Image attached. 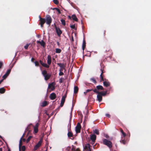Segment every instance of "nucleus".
I'll return each mask as SVG.
<instances>
[{
  "mask_svg": "<svg viewBox=\"0 0 151 151\" xmlns=\"http://www.w3.org/2000/svg\"><path fill=\"white\" fill-rule=\"evenodd\" d=\"M22 139L23 140L24 142H25V139L24 138V139L22 138Z\"/></svg>",
  "mask_w": 151,
  "mask_h": 151,
  "instance_id": "nucleus-61",
  "label": "nucleus"
},
{
  "mask_svg": "<svg viewBox=\"0 0 151 151\" xmlns=\"http://www.w3.org/2000/svg\"><path fill=\"white\" fill-rule=\"evenodd\" d=\"M57 64L61 68L60 69H62V70L64 69H65L64 64L61 63H57Z\"/></svg>",
  "mask_w": 151,
  "mask_h": 151,
  "instance_id": "nucleus-23",
  "label": "nucleus"
},
{
  "mask_svg": "<svg viewBox=\"0 0 151 151\" xmlns=\"http://www.w3.org/2000/svg\"><path fill=\"white\" fill-rule=\"evenodd\" d=\"M57 43L58 45L59 46L60 45L59 42H57Z\"/></svg>",
  "mask_w": 151,
  "mask_h": 151,
  "instance_id": "nucleus-58",
  "label": "nucleus"
},
{
  "mask_svg": "<svg viewBox=\"0 0 151 151\" xmlns=\"http://www.w3.org/2000/svg\"><path fill=\"white\" fill-rule=\"evenodd\" d=\"M94 89H87L86 90V92H84V93L85 94H86L88 92L90 91H93Z\"/></svg>",
  "mask_w": 151,
  "mask_h": 151,
  "instance_id": "nucleus-42",
  "label": "nucleus"
},
{
  "mask_svg": "<svg viewBox=\"0 0 151 151\" xmlns=\"http://www.w3.org/2000/svg\"><path fill=\"white\" fill-rule=\"evenodd\" d=\"M71 40L72 42H73L74 41L73 37V36H72L71 37Z\"/></svg>",
  "mask_w": 151,
  "mask_h": 151,
  "instance_id": "nucleus-56",
  "label": "nucleus"
},
{
  "mask_svg": "<svg viewBox=\"0 0 151 151\" xmlns=\"http://www.w3.org/2000/svg\"><path fill=\"white\" fill-rule=\"evenodd\" d=\"M30 45V44H27L26 45L24 46V48L25 49L27 50Z\"/></svg>",
  "mask_w": 151,
  "mask_h": 151,
  "instance_id": "nucleus-43",
  "label": "nucleus"
},
{
  "mask_svg": "<svg viewBox=\"0 0 151 151\" xmlns=\"http://www.w3.org/2000/svg\"><path fill=\"white\" fill-rule=\"evenodd\" d=\"M96 138V136L94 134H92L90 135V139L93 143L95 142Z\"/></svg>",
  "mask_w": 151,
  "mask_h": 151,
  "instance_id": "nucleus-14",
  "label": "nucleus"
},
{
  "mask_svg": "<svg viewBox=\"0 0 151 151\" xmlns=\"http://www.w3.org/2000/svg\"><path fill=\"white\" fill-rule=\"evenodd\" d=\"M47 104L48 103L47 101H45L42 103V106L43 107H45L46 106Z\"/></svg>",
  "mask_w": 151,
  "mask_h": 151,
  "instance_id": "nucleus-32",
  "label": "nucleus"
},
{
  "mask_svg": "<svg viewBox=\"0 0 151 151\" xmlns=\"http://www.w3.org/2000/svg\"><path fill=\"white\" fill-rule=\"evenodd\" d=\"M35 65L37 66H39V64L38 62L37 61H35Z\"/></svg>",
  "mask_w": 151,
  "mask_h": 151,
  "instance_id": "nucleus-45",
  "label": "nucleus"
},
{
  "mask_svg": "<svg viewBox=\"0 0 151 151\" xmlns=\"http://www.w3.org/2000/svg\"><path fill=\"white\" fill-rule=\"evenodd\" d=\"M93 91L95 93H97V96L98 101L99 102H100L102 100V96L101 95V94L99 93V91L96 89H94L93 90Z\"/></svg>",
  "mask_w": 151,
  "mask_h": 151,
  "instance_id": "nucleus-4",
  "label": "nucleus"
},
{
  "mask_svg": "<svg viewBox=\"0 0 151 151\" xmlns=\"http://www.w3.org/2000/svg\"><path fill=\"white\" fill-rule=\"evenodd\" d=\"M86 41L84 39L83 40V43L82 46V50H84L86 47Z\"/></svg>",
  "mask_w": 151,
  "mask_h": 151,
  "instance_id": "nucleus-28",
  "label": "nucleus"
},
{
  "mask_svg": "<svg viewBox=\"0 0 151 151\" xmlns=\"http://www.w3.org/2000/svg\"><path fill=\"white\" fill-rule=\"evenodd\" d=\"M61 52V50L59 48H56L55 49V52L56 53H59Z\"/></svg>",
  "mask_w": 151,
  "mask_h": 151,
  "instance_id": "nucleus-34",
  "label": "nucleus"
},
{
  "mask_svg": "<svg viewBox=\"0 0 151 151\" xmlns=\"http://www.w3.org/2000/svg\"><path fill=\"white\" fill-rule=\"evenodd\" d=\"M120 142L124 145H125L126 143V141L125 140L124 138L123 139V138H122V139L120 141Z\"/></svg>",
  "mask_w": 151,
  "mask_h": 151,
  "instance_id": "nucleus-33",
  "label": "nucleus"
},
{
  "mask_svg": "<svg viewBox=\"0 0 151 151\" xmlns=\"http://www.w3.org/2000/svg\"><path fill=\"white\" fill-rule=\"evenodd\" d=\"M0 151H2V148H0Z\"/></svg>",
  "mask_w": 151,
  "mask_h": 151,
  "instance_id": "nucleus-60",
  "label": "nucleus"
},
{
  "mask_svg": "<svg viewBox=\"0 0 151 151\" xmlns=\"http://www.w3.org/2000/svg\"><path fill=\"white\" fill-rule=\"evenodd\" d=\"M39 18H40V24L41 26L42 27H43L44 24L46 22L45 19L41 17L40 16H39Z\"/></svg>",
  "mask_w": 151,
  "mask_h": 151,
  "instance_id": "nucleus-8",
  "label": "nucleus"
},
{
  "mask_svg": "<svg viewBox=\"0 0 151 151\" xmlns=\"http://www.w3.org/2000/svg\"><path fill=\"white\" fill-rule=\"evenodd\" d=\"M97 91H99V90H104V88L101 85H99L97 86L96 87V88Z\"/></svg>",
  "mask_w": 151,
  "mask_h": 151,
  "instance_id": "nucleus-22",
  "label": "nucleus"
},
{
  "mask_svg": "<svg viewBox=\"0 0 151 151\" xmlns=\"http://www.w3.org/2000/svg\"><path fill=\"white\" fill-rule=\"evenodd\" d=\"M60 109V107H59L58 108H57V109L58 110H59V109Z\"/></svg>",
  "mask_w": 151,
  "mask_h": 151,
  "instance_id": "nucleus-62",
  "label": "nucleus"
},
{
  "mask_svg": "<svg viewBox=\"0 0 151 151\" xmlns=\"http://www.w3.org/2000/svg\"><path fill=\"white\" fill-rule=\"evenodd\" d=\"M70 27L72 29H74L75 27V25H71L70 26Z\"/></svg>",
  "mask_w": 151,
  "mask_h": 151,
  "instance_id": "nucleus-47",
  "label": "nucleus"
},
{
  "mask_svg": "<svg viewBox=\"0 0 151 151\" xmlns=\"http://www.w3.org/2000/svg\"><path fill=\"white\" fill-rule=\"evenodd\" d=\"M87 151H91V149H90L89 150H87Z\"/></svg>",
  "mask_w": 151,
  "mask_h": 151,
  "instance_id": "nucleus-64",
  "label": "nucleus"
},
{
  "mask_svg": "<svg viewBox=\"0 0 151 151\" xmlns=\"http://www.w3.org/2000/svg\"><path fill=\"white\" fill-rule=\"evenodd\" d=\"M120 131L122 133L124 132V131H123V129L121 128L120 129Z\"/></svg>",
  "mask_w": 151,
  "mask_h": 151,
  "instance_id": "nucleus-54",
  "label": "nucleus"
},
{
  "mask_svg": "<svg viewBox=\"0 0 151 151\" xmlns=\"http://www.w3.org/2000/svg\"><path fill=\"white\" fill-rule=\"evenodd\" d=\"M35 60V59L33 58H32L31 59V60L32 62L34 61Z\"/></svg>",
  "mask_w": 151,
  "mask_h": 151,
  "instance_id": "nucleus-55",
  "label": "nucleus"
},
{
  "mask_svg": "<svg viewBox=\"0 0 151 151\" xmlns=\"http://www.w3.org/2000/svg\"><path fill=\"white\" fill-rule=\"evenodd\" d=\"M8 151H11L10 150L9 147H8Z\"/></svg>",
  "mask_w": 151,
  "mask_h": 151,
  "instance_id": "nucleus-59",
  "label": "nucleus"
},
{
  "mask_svg": "<svg viewBox=\"0 0 151 151\" xmlns=\"http://www.w3.org/2000/svg\"><path fill=\"white\" fill-rule=\"evenodd\" d=\"M42 139H40L38 143L35 145L33 148V150L35 151L39 147H40L42 144Z\"/></svg>",
  "mask_w": 151,
  "mask_h": 151,
  "instance_id": "nucleus-6",
  "label": "nucleus"
},
{
  "mask_svg": "<svg viewBox=\"0 0 151 151\" xmlns=\"http://www.w3.org/2000/svg\"><path fill=\"white\" fill-rule=\"evenodd\" d=\"M47 63L48 65H50L51 63L52 62V59H51V56L49 55L47 56Z\"/></svg>",
  "mask_w": 151,
  "mask_h": 151,
  "instance_id": "nucleus-13",
  "label": "nucleus"
},
{
  "mask_svg": "<svg viewBox=\"0 0 151 151\" xmlns=\"http://www.w3.org/2000/svg\"><path fill=\"white\" fill-rule=\"evenodd\" d=\"M5 91L6 90L4 87L0 88V93L3 94L5 92Z\"/></svg>",
  "mask_w": 151,
  "mask_h": 151,
  "instance_id": "nucleus-26",
  "label": "nucleus"
},
{
  "mask_svg": "<svg viewBox=\"0 0 151 151\" xmlns=\"http://www.w3.org/2000/svg\"><path fill=\"white\" fill-rule=\"evenodd\" d=\"M53 1L54 4L57 5L59 3V2L58 0H53Z\"/></svg>",
  "mask_w": 151,
  "mask_h": 151,
  "instance_id": "nucleus-44",
  "label": "nucleus"
},
{
  "mask_svg": "<svg viewBox=\"0 0 151 151\" xmlns=\"http://www.w3.org/2000/svg\"><path fill=\"white\" fill-rule=\"evenodd\" d=\"M32 138V136H29L27 139V143L28 142L30 141L31 138Z\"/></svg>",
  "mask_w": 151,
  "mask_h": 151,
  "instance_id": "nucleus-41",
  "label": "nucleus"
},
{
  "mask_svg": "<svg viewBox=\"0 0 151 151\" xmlns=\"http://www.w3.org/2000/svg\"><path fill=\"white\" fill-rule=\"evenodd\" d=\"M22 145V140L20 139L19 141V151H21V147Z\"/></svg>",
  "mask_w": 151,
  "mask_h": 151,
  "instance_id": "nucleus-31",
  "label": "nucleus"
},
{
  "mask_svg": "<svg viewBox=\"0 0 151 151\" xmlns=\"http://www.w3.org/2000/svg\"><path fill=\"white\" fill-rule=\"evenodd\" d=\"M59 70L60 72L59 73V75L61 76L63 75L64 73L62 72L63 70L61 69H60Z\"/></svg>",
  "mask_w": 151,
  "mask_h": 151,
  "instance_id": "nucleus-38",
  "label": "nucleus"
},
{
  "mask_svg": "<svg viewBox=\"0 0 151 151\" xmlns=\"http://www.w3.org/2000/svg\"><path fill=\"white\" fill-rule=\"evenodd\" d=\"M42 74L44 77L45 80L47 81L50 79L51 77V74L48 73L46 70H43L42 72Z\"/></svg>",
  "mask_w": 151,
  "mask_h": 151,
  "instance_id": "nucleus-1",
  "label": "nucleus"
},
{
  "mask_svg": "<svg viewBox=\"0 0 151 151\" xmlns=\"http://www.w3.org/2000/svg\"><path fill=\"white\" fill-rule=\"evenodd\" d=\"M22 151H24L26 149L25 146H22Z\"/></svg>",
  "mask_w": 151,
  "mask_h": 151,
  "instance_id": "nucleus-46",
  "label": "nucleus"
},
{
  "mask_svg": "<svg viewBox=\"0 0 151 151\" xmlns=\"http://www.w3.org/2000/svg\"><path fill=\"white\" fill-rule=\"evenodd\" d=\"M49 97L51 100H54L56 98V94L54 93H52L50 94Z\"/></svg>",
  "mask_w": 151,
  "mask_h": 151,
  "instance_id": "nucleus-15",
  "label": "nucleus"
},
{
  "mask_svg": "<svg viewBox=\"0 0 151 151\" xmlns=\"http://www.w3.org/2000/svg\"><path fill=\"white\" fill-rule=\"evenodd\" d=\"M63 78H60V79L59 82L60 83H62L63 81Z\"/></svg>",
  "mask_w": 151,
  "mask_h": 151,
  "instance_id": "nucleus-48",
  "label": "nucleus"
},
{
  "mask_svg": "<svg viewBox=\"0 0 151 151\" xmlns=\"http://www.w3.org/2000/svg\"><path fill=\"white\" fill-rule=\"evenodd\" d=\"M24 134H23V135L22 136V137L21 138V139H21L22 140V139L23 137H24Z\"/></svg>",
  "mask_w": 151,
  "mask_h": 151,
  "instance_id": "nucleus-57",
  "label": "nucleus"
},
{
  "mask_svg": "<svg viewBox=\"0 0 151 151\" xmlns=\"http://www.w3.org/2000/svg\"><path fill=\"white\" fill-rule=\"evenodd\" d=\"M54 25H55V28L56 32L58 35L59 36H60V35L62 33V31L59 28H58L57 27L55 24H54Z\"/></svg>",
  "mask_w": 151,
  "mask_h": 151,
  "instance_id": "nucleus-10",
  "label": "nucleus"
},
{
  "mask_svg": "<svg viewBox=\"0 0 151 151\" xmlns=\"http://www.w3.org/2000/svg\"><path fill=\"white\" fill-rule=\"evenodd\" d=\"M101 72L100 75V78L101 79V81H104V80H106V79H104V77L103 73L105 72V71L104 69V66L103 67H101Z\"/></svg>",
  "mask_w": 151,
  "mask_h": 151,
  "instance_id": "nucleus-5",
  "label": "nucleus"
},
{
  "mask_svg": "<svg viewBox=\"0 0 151 151\" xmlns=\"http://www.w3.org/2000/svg\"><path fill=\"white\" fill-rule=\"evenodd\" d=\"M39 126V124L38 123L36 124L35 126L34 127V131L35 133H37L38 132V127Z\"/></svg>",
  "mask_w": 151,
  "mask_h": 151,
  "instance_id": "nucleus-16",
  "label": "nucleus"
},
{
  "mask_svg": "<svg viewBox=\"0 0 151 151\" xmlns=\"http://www.w3.org/2000/svg\"><path fill=\"white\" fill-rule=\"evenodd\" d=\"M122 133V134L123 135V137H125L126 136V134L124 132H123V133Z\"/></svg>",
  "mask_w": 151,
  "mask_h": 151,
  "instance_id": "nucleus-52",
  "label": "nucleus"
},
{
  "mask_svg": "<svg viewBox=\"0 0 151 151\" xmlns=\"http://www.w3.org/2000/svg\"><path fill=\"white\" fill-rule=\"evenodd\" d=\"M53 9H55L58 12V14H61V12L59 9L57 8H55Z\"/></svg>",
  "mask_w": 151,
  "mask_h": 151,
  "instance_id": "nucleus-39",
  "label": "nucleus"
},
{
  "mask_svg": "<svg viewBox=\"0 0 151 151\" xmlns=\"http://www.w3.org/2000/svg\"><path fill=\"white\" fill-rule=\"evenodd\" d=\"M39 62H40V63L41 64L43 67H45V68H49L50 66L49 65H48L47 64H46V63H43V62L41 60H40Z\"/></svg>",
  "mask_w": 151,
  "mask_h": 151,
  "instance_id": "nucleus-17",
  "label": "nucleus"
},
{
  "mask_svg": "<svg viewBox=\"0 0 151 151\" xmlns=\"http://www.w3.org/2000/svg\"><path fill=\"white\" fill-rule=\"evenodd\" d=\"M11 70V69H8L5 73L4 75H3L2 77V78L4 79H5L8 76V75L10 74Z\"/></svg>",
  "mask_w": 151,
  "mask_h": 151,
  "instance_id": "nucleus-12",
  "label": "nucleus"
},
{
  "mask_svg": "<svg viewBox=\"0 0 151 151\" xmlns=\"http://www.w3.org/2000/svg\"><path fill=\"white\" fill-rule=\"evenodd\" d=\"M103 143L104 145L107 146L109 148H111L112 147V143L110 141L108 140L107 139H104L103 141Z\"/></svg>",
  "mask_w": 151,
  "mask_h": 151,
  "instance_id": "nucleus-2",
  "label": "nucleus"
},
{
  "mask_svg": "<svg viewBox=\"0 0 151 151\" xmlns=\"http://www.w3.org/2000/svg\"><path fill=\"white\" fill-rule=\"evenodd\" d=\"M72 19H73V20L76 22L78 21V19L77 18L76 15H75V14L73 15L72 16Z\"/></svg>",
  "mask_w": 151,
  "mask_h": 151,
  "instance_id": "nucleus-24",
  "label": "nucleus"
},
{
  "mask_svg": "<svg viewBox=\"0 0 151 151\" xmlns=\"http://www.w3.org/2000/svg\"><path fill=\"white\" fill-rule=\"evenodd\" d=\"M66 94H65L62 97L61 99V103L60 104V106L62 107L64 105V103L65 101V99L66 97Z\"/></svg>",
  "mask_w": 151,
  "mask_h": 151,
  "instance_id": "nucleus-9",
  "label": "nucleus"
},
{
  "mask_svg": "<svg viewBox=\"0 0 151 151\" xmlns=\"http://www.w3.org/2000/svg\"><path fill=\"white\" fill-rule=\"evenodd\" d=\"M71 150L73 151H75V148L74 146H72V147L71 148Z\"/></svg>",
  "mask_w": 151,
  "mask_h": 151,
  "instance_id": "nucleus-50",
  "label": "nucleus"
},
{
  "mask_svg": "<svg viewBox=\"0 0 151 151\" xmlns=\"http://www.w3.org/2000/svg\"><path fill=\"white\" fill-rule=\"evenodd\" d=\"M60 21L61 22L62 24L65 26L66 24L65 21L63 19H61Z\"/></svg>",
  "mask_w": 151,
  "mask_h": 151,
  "instance_id": "nucleus-35",
  "label": "nucleus"
},
{
  "mask_svg": "<svg viewBox=\"0 0 151 151\" xmlns=\"http://www.w3.org/2000/svg\"><path fill=\"white\" fill-rule=\"evenodd\" d=\"M71 147H68L66 148V150L68 151H69L70 150Z\"/></svg>",
  "mask_w": 151,
  "mask_h": 151,
  "instance_id": "nucleus-49",
  "label": "nucleus"
},
{
  "mask_svg": "<svg viewBox=\"0 0 151 151\" xmlns=\"http://www.w3.org/2000/svg\"><path fill=\"white\" fill-rule=\"evenodd\" d=\"M68 137L70 138V137H73V134L72 132H71L69 131L68 133Z\"/></svg>",
  "mask_w": 151,
  "mask_h": 151,
  "instance_id": "nucleus-29",
  "label": "nucleus"
},
{
  "mask_svg": "<svg viewBox=\"0 0 151 151\" xmlns=\"http://www.w3.org/2000/svg\"><path fill=\"white\" fill-rule=\"evenodd\" d=\"M55 83L54 82L49 83L48 85V88H51L52 91L54 90L55 89Z\"/></svg>",
  "mask_w": 151,
  "mask_h": 151,
  "instance_id": "nucleus-11",
  "label": "nucleus"
},
{
  "mask_svg": "<svg viewBox=\"0 0 151 151\" xmlns=\"http://www.w3.org/2000/svg\"><path fill=\"white\" fill-rule=\"evenodd\" d=\"M90 80L95 84H96V81L94 78H91Z\"/></svg>",
  "mask_w": 151,
  "mask_h": 151,
  "instance_id": "nucleus-36",
  "label": "nucleus"
},
{
  "mask_svg": "<svg viewBox=\"0 0 151 151\" xmlns=\"http://www.w3.org/2000/svg\"><path fill=\"white\" fill-rule=\"evenodd\" d=\"M45 19L46 24L50 26L52 21V19L51 17L49 15H47Z\"/></svg>",
  "mask_w": 151,
  "mask_h": 151,
  "instance_id": "nucleus-3",
  "label": "nucleus"
},
{
  "mask_svg": "<svg viewBox=\"0 0 151 151\" xmlns=\"http://www.w3.org/2000/svg\"><path fill=\"white\" fill-rule=\"evenodd\" d=\"M81 127L80 123H77L75 127L76 132V133H79L81 132Z\"/></svg>",
  "mask_w": 151,
  "mask_h": 151,
  "instance_id": "nucleus-7",
  "label": "nucleus"
},
{
  "mask_svg": "<svg viewBox=\"0 0 151 151\" xmlns=\"http://www.w3.org/2000/svg\"><path fill=\"white\" fill-rule=\"evenodd\" d=\"M37 43L40 44L43 47H44L45 45V42L43 40H42L41 41H37Z\"/></svg>",
  "mask_w": 151,
  "mask_h": 151,
  "instance_id": "nucleus-20",
  "label": "nucleus"
},
{
  "mask_svg": "<svg viewBox=\"0 0 151 151\" xmlns=\"http://www.w3.org/2000/svg\"><path fill=\"white\" fill-rule=\"evenodd\" d=\"M32 124H30L26 128V131L29 132L31 130V127H32Z\"/></svg>",
  "mask_w": 151,
  "mask_h": 151,
  "instance_id": "nucleus-25",
  "label": "nucleus"
},
{
  "mask_svg": "<svg viewBox=\"0 0 151 151\" xmlns=\"http://www.w3.org/2000/svg\"><path fill=\"white\" fill-rule=\"evenodd\" d=\"M122 133V134L123 135V137H125L126 136V134L124 132H123V133Z\"/></svg>",
  "mask_w": 151,
  "mask_h": 151,
  "instance_id": "nucleus-53",
  "label": "nucleus"
},
{
  "mask_svg": "<svg viewBox=\"0 0 151 151\" xmlns=\"http://www.w3.org/2000/svg\"><path fill=\"white\" fill-rule=\"evenodd\" d=\"M106 116L107 117L109 118H110V115L109 114H106Z\"/></svg>",
  "mask_w": 151,
  "mask_h": 151,
  "instance_id": "nucleus-51",
  "label": "nucleus"
},
{
  "mask_svg": "<svg viewBox=\"0 0 151 151\" xmlns=\"http://www.w3.org/2000/svg\"><path fill=\"white\" fill-rule=\"evenodd\" d=\"M106 137L107 138H108L109 137V136H108V135H106Z\"/></svg>",
  "mask_w": 151,
  "mask_h": 151,
  "instance_id": "nucleus-63",
  "label": "nucleus"
},
{
  "mask_svg": "<svg viewBox=\"0 0 151 151\" xmlns=\"http://www.w3.org/2000/svg\"><path fill=\"white\" fill-rule=\"evenodd\" d=\"M106 52H109V55H110L112 53V50H111L110 47L109 46H107L106 47Z\"/></svg>",
  "mask_w": 151,
  "mask_h": 151,
  "instance_id": "nucleus-18",
  "label": "nucleus"
},
{
  "mask_svg": "<svg viewBox=\"0 0 151 151\" xmlns=\"http://www.w3.org/2000/svg\"><path fill=\"white\" fill-rule=\"evenodd\" d=\"M103 85L104 86L106 87L109 86L110 85V83L107 81H104Z\"/></svg>",
  "mask_w": 151,
  "mask_h": 151,
  "instance_id": "nucleus-19",
  "label": "nucleus"
},
{
  "mask_svg": "<svg viewBox=\"0 0 151 151\" xmlns=\"http://www.w3.org/2000/svg\"><path fill=\"white\" fill-rule=\"evenodd\" d=\"M93 132L94 133H95V134L97 135H99V130L97 129H95V130L93 131Z\"/></svg>",
  "mask_w": 151,
  "mask_h": 151,
  "instance_id": "nucleus-37",
  "label": "nucleus"
},
{
  "mask_svg": "<svg viewBox=\"0 0 151 151\" xmlns=\"http://www.w3.org/2000/svg\"><path fill=\"white\" fill-rule=\"evenodd\" d=\"M99 93L101 94V95L102 96H105L106 93H107V91H101V92H99Z\"/></svg>",
  "mask_w": 151,
  "mask_h": 151,
  "instance_id": "nucleus-27",
  "label": "nucleus"
},
{
  "mask_svg": "<svg viewBox=\"0 0 151 151\" xmlns=\"http://www.w3.org/2000/svg\"><path fill=\"white\" fill-rule=\"evenodd\" d=\"M90 147L91 145L89 144H87L84 147V149L87 151L91 149Z\"/></svg>",
  "mask_w": 151,
  "mask_h": 151,
  "instance_id": "nucleus-21",
  "label": "nucleus"
},
{
  "mask_svg": "<svg viewBox=\"0 0 151 151\" xmlns=\"http://www.w3.org/2000/svg\"><path fill=\"white\" fill-rule=\"evenodd\" d=\"M106 30H104L103 32V34L102 35V36L104 38H105L106 34Z\"/></svg>",
  "mask_w": 151,
  "mask_h": 151,
  "instance_id": "nucleus-40",
  "label": "nucleus"
},
{
  "mask_svg": "<svg viewBox=\"0 0 151 151\" xmlns=\"http://www.w3.org/2000/svg\"><path fill=\"white\" fill-rule=\"evenodd\" d=\"M78 91V88L77 86H75L74 88V93H76Z\"/></svg>",
  "mask_w": 151,
  "mask_h": 151,
  "instance_id": "nucleus-30",
  "label": "nucleus"
}]
</instances>
